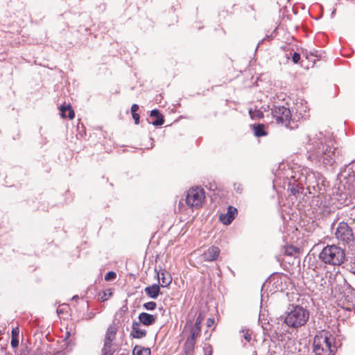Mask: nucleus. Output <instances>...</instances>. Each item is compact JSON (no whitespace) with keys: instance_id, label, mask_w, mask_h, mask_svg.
<instances>
[{"instance_id":"obj_20","label":"nucleus","mask_w":355,"mask_h":355,"mask_svg":"<svg viewBox=\"0 0 355 355\" xmlns=\"http://www.w3.org/2000/svg\"><path fill=\"white\" fill-rule=\"evenodd\" d=\"M60 115L63 118L68 117L70 119H72L75 116V113L71 107L68 105L65 106L64 105H61L60 107Z\"/></svg>"},{"instance_id":"obj_37","label":"nucleus","mask_w":355,"mask_h":355,"mask_svg":"<svg viewBox=\"0 0 355 355\" xmlns=\"http://www.w3.org/2000/svg\"><path fill=\"white\" fill-rule=\"evenodd\" d=\"M348 169H349V171L351 170L352 173V175L349 174V176L354 178V179L355 180V163L353 164L352 166H349Z\"/></svg>"},{"instance_id":"obj_1","label":"nucleus","mask_w":355,"mask_h":355,"mask_svg":"<svg viewBox=\"0 0 355 355\" xmlns=\"http://www.w3.org/2000/svg\"><path fill=\"white\" fill-rule=\"evenodd\" d=\"M306 158L318 166H333L341 155L334 134L318 131L307 135L303 141Z\"/></svg>"},{"instance_id":"obj_6","label":"nucleus","mask_w":355,"mask_h":355,"mask_svg":"<svg viewBox=\"0 0 355 355\" xmlns=\"http://www.w3.org/2000/svg\"><path fill=\"white\" fill-rule=\"evenodd\" d=\"M345 258L344 250L335 245H327L319 254V259L326 264L340 266Z\"/></svg>"},{"instance_id":"obj_8","label":"nucleus","mask_w":355,"mask_h":355,"mask_svg":"<svg viewBox=\"0 0 355 355\" xmlns=\"http://www.w3.org/2000/svg\"><path fill=\"white\" fill-rule=\"evenodd\" d=\"M205 200V192L203 188L196 187L187 191L186 196L187 205L194 209H199L202 207Z\"/></svg>"},{"instance_id":"obj_39","label":"nucleus","mask_w":355,"mask_h":355,"mask_svg":"<svg viewBox=\"0 0 355 355\" xmlns=\"http://www.w3.org/2000/svg\"><path fill=\"white\" fill-rule=\"evenodd\" d=\"M132 118L134 119V121H135V123L136 125L139 124V114H137V113H134V114H132Z\"/></svg>"},{"instance_id":"obj_14","label":"nucleus","mask_w":355,"mask_h":355,"mask_svg":"<svg viewBox=\"0 0 355 355\" xmlns=\"http://www.w3.org/2000/svg\"><path fill=\"white\" fill-rule=\"evenodd\" d=\"M237 214L236 208L229 206L227 207V211L226 214H220L219 216V219L223 225H230L233 220L235 218L236 215Z\"/></svg>"},{"instance_id":"obj_7","label":"nucleus","mask_w":355,"mask_h":355,"mask_svg":"<svg viewBox=\"0 0 355 355\" xmlns=\"http://www.w3.org/2000/svg\"><path fill=\"white\" fill-rule=\"evenodd\" d=\"M335 236L340 243L348 246L353 245L355 239L352 228L345 222L338 223Z\"/></svg>"},{"instance_id":"obj_44","label":"nucleus","mask_w":355,"mask_h":355,"mask_svg":"<svg viewBox=\"0 0 355 355\" xmlns=\"http://www.w3.org/2000/svg\"><path fill=\"white\" fill-rule=\"evenodd\" d=\"M78 295H74V296L72 297V299H73V300H76V299H78Z\"/></svg>"},{"instance_id":"obj_29","label":"nucleus","mask_w":355,"mask_h":355,"mask_svg":"<svg viewBox=\"0 0 355 355\" xmlns=\"http://www.w3.org/2000/svg\"><path fill=\"white\" fill-rule=\"evenodd\" d=\"M157 304L155 302H148L143 304V307L147 311H153L156 309Z\"/></svg>"},{"instance_id":"obj_28","label":"nucleus","mask_w":355,"mask_h":355,"mask_svg":"<svg viewBox=\"0 0 355 355\" xmlns=\"http://www.w3.org/2000/svg\"><path fill=\"white\" fill-rule=\"evenodd\" d=\"M112 295V292L110 289H107V291H103L99 293L98 296L101 300L104 302L108 300V298Z\"/></svg>"},{"instance_id":"obj_32","label":"nucleus","mask_w":355,"mask_h":355,"mask_svg":"<svg viewBox=\"0 0 355 355\" xmlns=\"http://www.w3.org/2000/svg\"><path fill=\"white\" fill-rule=\"evenodd\" d=\"M346 268L349 272L355 275V260L347 263Z\"/></svg>"},{"instance_id":"obj_9","label":"nucleus","mask_w":355,"mask_h":355,"mask_svg":"<svg viewBox=\"0 0 355 355\" xmlns=\"http://www.w3.org/2000/svg\"><path fill=\"white\" fill-rule=\"evenodd\" d=\"M116 332L117 327L115 324H112L108 327L105 336L102 355H113L114 349L112 347V341L116 338Z\"/></svg>"},{"instance_id":"obj_40","label":"nucleus","mask_w":355,"mask_h":355,"mask_svg":"<svg viewBox=\"0 0 355 355\" xmlns=\"http://www.w3.org/2000/svg\"><path fill=\"white\" fill-rule=\"evenodd\" d=\"M215 320L214 318H208L207 320V326L208 327H211L214 324Z\"/></svg>"},{"instance_id":"obj_2","label":"nucleus","mask_w":355,"mask_h":355,"mask_svg":"<svg viewBox=\"0 0 355 355\" xmlns=\"http://www.w3.org/2000/svg\"><path fill=\"white\" fill-rule=\"evenodd\" d=\"M314 172L309 168H302L292 171V174L288 179V190L293 196L298 197L301 194H306L305 191L309 193L321 194L322 188L319 185Z\"/></svg>"},{"instance_id":"obj_46","label":"nucleus","mask_w":355,"mask_h":355,"mask_svg":"<svg viewBox=\"0 0 355 355\" xmlns=\"http://www.w3.org/2000/svg\"><path fill=\"white\" fill-rule=\"evenodd\" d=\"M1 334V331L0 330V335Z\"/></svg>"},{"instance_id":"obj_34","label":"nucleus","mask_w":355,"mask_h":355,"mask_svg":"<svg viewBox=\"0 0 355 355\" xmlns=\"http://www.w3.org/2000/svg\"><path fill=\"white\" fill-rule=\"evenodd\" d=\"M234 189L236 193H241L243 191V186L241 183H234Z\"/></svg>"},{"instance_id":"obj_23","label":"nucleus","mask_w":355,"mask_h":355,"mask_svg":"<svg viewBox=\"0 0 355 355\" xmlns=\"http://www.w3.org/2000/svg\"><path fill=\"white\" fill-rule=\"evenodd\" d=\"M132 355H150V349L148 347L136 345L132 350Z\"/></svg>"},{"instance_id":"obj_4","label":"nucleus","mask_w":355,"mask_h":355,"mask_svg":"<svg viewBox=\"0 0 355 355\" xmlns=\"http://www.w3.org/2000/svg\"><path fill=\"white\" fill-rule=\"evenodd\" d=\"M309 318V311L299 305L288 308L284 317V323L289 327L297 329L306 324Z\"/></svg>"},{"instance_id":"obj_35","label":"nucleus","mask_w":355,"mask_h":355,"mask_svg":"<svg viewBox=\"0 0 355 355\" xmlns=\"http://www.w3.org/2000/svg\"><path fill=\"white\" fill-rule=\"evenodd\" d=\"M300 54L297 52H295L292 56V60L295 64H297L300 61Z\"/></svg>"},{"instance_id":"obj_11","label":"nucleus","mask_w":355,"mask_h":355,"mask_svg":"<svg viewBox=\"0 0 355 355\" xmlns=\"http://www.w3.org/2000/svg\"><path fill=\"white\" fill-rule=\"evenodd\" d=\"M345 284L347 286V288L343 292V295L340 298V301H343V304L345 306V309L347 310H350L351 309H354V293L352 291H355L354 288L351 287V286L346 283L345 281Z\"/></svg>"},{"instance_id":"obj_43","label":"nucleus","mask_w":355,"mask_h":355,"mask_svg":"<svg viewBox=\"0 0 355 355\" xmlns=\"http://www.w3.org/2000/svg\"><path fill=\"white\" fill-rule=\"evenodd\" d=\"M352 293H354V309H355V291H352Z\"/></svg>"},{"instance_id":"obj_15","label":"nucleus","mask_w":355,"mask_h":355,"mask_svg":"<svg viewBox=\"0 0 355 355\" xmlns=\"http://www.w3.org/2000/svg\"><path fill=\"white\" fill-rule=\"evenodd\" d=\"M138 323L142 324L145 326H150L155 323L157 320V315H152L146 312L141 313L138 316Z\"/></svg>"},{"instance_id":"obj_19","label":"nucleus","mask_w":355,"mask_h":355,"mask_svg":"<svg viewBox=\"0 0 355 355\" xmlns=\"http://www.w3.org/2000/svg\"><path fill=\"white\" fill-rule=\"evenodd\" d=\"M150 116L155 117V120L149 122L150 123L153 124L154 126H160L164 124V119L162 114L159 112V110L154 109L151 110L150 112Z\"/></svg>"},{"instance_id":"obj_38","label":"nucleus","mask_w":355,"mask_h":355,"mask_svg":"<svg viewBox=\"0 0 355 355\" xmlns=\"http://www.w3.org/2000/svg\"><path fill=\"white\" fill-rule=\"evenodd\" d=\"M12 338H18L19 336V328L15 327L12 329Z\"/></svg>"},{"instance_id":"obj_3","label":"nucleus","mask_w":355,"mask_h":355,"mask_svg":"<svg viewBox=\"0 0 355 355\" xmlns=\"http://www.w3.org/2000/svg\"><path fill=\"white\" fill-rule=\"evenodd\" d=\"M313 346L315 355H334L336 351L334 336L325 330L316 334Z\"/></svg>"},{"instance_id":"obj_47","label":"nucleus","mask_w":355,"mask_h":355,"mask_svg":"<svg viewBox=\"0 0 355 355\" xmlns=\"http://www.w3.org/2000/svg\"><path fill=\"white\" fill-rule=\"evenodd\" d=\"M120 355H126V354H120Z\"/></svg>"},{"instance_id":"obj_24","label":"nucleus","mask_w":355,"mask_h":355,"mask_svg":"<svg viewBox=\"0 0 355 355\" xmlns=\"http://www.w3.org/2000/svg\"><path fill=\"white\" fill-rule=\"evenodd\" d=\"M299 252V249L293 245H286L284 248V253L287 256H295Z\"/></svg>"},{"instance_id":"obj_36","label":"nucleus","mask_w":355,"mask_h":355,"mask_svg":"<svg viewBox=\"0 0 355 355\" xmlns=\"http://www.w3.org/2000/svg\"><path fill=\"white\" fill-rule=\"evenodd\" d=\"M10 345H11L12 347H13V348L17 347L19 345L18 338H12Z\"/></svg>"},{"instance_id":"obj_13","label":"nucleus","mask_w":355,"mask_h":355,"mask_svg":"<svg viewBox=\"0 0 355 355\" xmlns=\"http://www.w3.org/2000/svg\"><path fill=\"white\" fill-rule=\"evenodd\" d=\"M220 252L218 247L212 245L202 254V259L205 261H214L217 259Z\"/></svg>"},{"instance_id":"obj_41","label":"nucleus","mask_w":355,"mask_h":355,"mask_svg":"<svg viewBox=\"0 0 355 355\" xmlns=\"http://www.w3.org/2000/svg\"><path fill=\"white\" fill-rule=\"evenodd\" d=\"M139 110V105L137 104H133L131 106V113H137V110Z\"/></svg>"},{"instance_id":"obj_5","label":"nucleus","mask_w":355,"mask_h":355,"mask_svg":"<svg viewBox=\"0 0 355 355\" xmlns=\"http://www.w3.org/2000/svg\"><path fill=\"white\" fill-rule=\"evenodd\" d=\"M271 114L277 123L282 124L288 129L294 130L298 127L296 116H293L288 107L284 105H274L271 109Z\"/></svg>"},{"instance_id":"obj_21","label":"nucleus","mask_w":355,"mask_h":355,"mask_svg":"<svg viewBox=\"0 0 355 355\" xmlns=\"http://www.w3.org/2000/svg\"><path fill=\"white\" fill-rule=\"evenodd\" d=\"M252 128L254 136L257 137H261L268 135L265 129V125L262 123L254 124L252 125Z\"/></svg>"},{"instance_id":"obj_22","label":"nucleus","mask_w":355,"mask_h":355,"mask_svg":"<svg viewBox=\"0 0 355 355\" xmlns=\"http://www.w3.org/2000/svg\"><path fill=\"white\" fill-rule=\"evenodd\" d=\"M159 282H161V286L167 287L170 285L172 282V278L168 273H166L165 272H161V276L159 274L157 275Z\"/></svg>"},{"instance_id":"obj_16","label":"nucleus","mask_w":355,"mask_h":355,"mask_svg":"<svg viewBox=\"0 0 355 355\" xmlns=\"http://www.w3.org/2000/svg\"><path fill=\"white\" fill-rule=\"evenodd\" d=\"M197 336H195L193 334H190V335L187 338V340L183 346V350L184 355H192L194 347L196 345Z\"/></svg>"},{"instance_id":"obj_33","label":"nucleus","mask_w":355,"mask_h":355,"mask_svg":"<svg viewBox=\"0 0 355 355\" xmlns=\"http://www.w3.org/2000/svg\"><path fill=\"white\" fill-rule=\"evenodd\" d=\"M203 351H204V355H212V354H213V349L210 345H206L203 348Z\"/></svg>"},{"instance_id":"obj_45","label":"nucleus","mask_w":355,"mask_h":355,"mask_svg":"<svg viewBox=\"0 0 355 355\" xmlns=\"http://www.w3.org/2000/svg\"><path fill=\"white\" fill-rule=\"evenodd\" d=\"M57 312H58V313H62V310H61V309H58V310H57Z\"/></svg>"},{"instance_id":"obj_18","label":"nucleus","mask_w":355,"mask_h":355,"mask_svg":"<svg viewBox=\"0 0 355 355\" xmlns=\"http://www.w3.org/2000/svg\"><path fill=\"white\" fill-rule=\"evenodd\" d=\"M144 291L150 298L157 299L160 292V287L159 284H154L146 287Z\"/></svg>"},{"instance_id":"obj_10","label":"nucleus","mask_w":355,"mask_h":355,"mask_svg":"<svg viewBox=\"0 0 355 355\" xmlns=\"http://www.w3.org/2000/svg\"><path fill=\"white\" fill-rule=\"evenodd\" d=\"M309 111L307 102L302 98H297L292 107L293 116H296L297 123L300 119H308L309 116Z\"/></svg>"},{"instance_id":"obj_12","label":"nucleus","mask_w":355,"mask_h":355,"mask_svg":"<svg viewBox=\"0 0 355 355\" xmlns=\"http://www.w3.org/2000/svg\"><path fill=\"white\" fill-rule=\"evenodd\" d=\"M205 319V314L202 312H200L197 316L195 324L193 326L192 318L187 320L185 325V328L191 327L190 334H193L195 336H198L201 331V324Z\"/></svg>"},{"instance_id":"obj_42","label":"nucleus","mask_w":355,"mask_h":355,"mask_svg":"<svg viewBox=\"0 0 355 355\" xmlns=\"http://www.w3.org/2000/svg\"><path fill=\"white\" fill-rule=\"evenodd\" d=\"M95 315H96V313H94V312H92V311L89 312V313H87V317H86V318H85V319H86V320H90V319H92V318H94Z\"/></svg>"},{"instance_id":"obj_26","label":"nucleus","mask_w":355,"mask_h":355,"mask_svg":"<svg viewBox=\"0 0 355 355\" xmlns=\"http://www.w3.org/2000/svg\"><path fill=\"white\" fill-rule=\"evenodd\" d=\"M249 114L252 119H261L263 117V113L258 110H252V108L249 110Z\"/></svg>"},{"instance_id":"obj_31","label":"nucleus","mask_w":355,"mask_h":355,"mask_svg":"<svg viewBox=\"0 0 355 355\" xmlns=\"http://www.w3.org/2000/svg\"><path fill=\"white\" fill-rule=\"evenodd\" d=\"M116 277V274L115 272L109 271L105 276V281H112Z\"/></svg>"},{"instance_id":"obj_27","label":"nucleus","mask_w":355,"mask_h":355,"mask_svg":"<svg viewBox=\"0 0 355 355\" xmlns=\"http://www.w3.org/2000/svg\"><path fill=\"white\" fill-rule=\"evenodd\" d=\"M240 334L247 342L249 343L252 340V333L249 329H242L240 331Z\"/></svg>"},{"instance_id":"obj_30","label":"nucleus","mask_w":355,"mask_h":355,"mask_svg":"<svg viewBox=\"0 0 355 355\" xmlns=\"http://www.w3.org/2000/svg\"><path fill=\"white\" fill-rule=\"evenodd\" d=\"M19 355H34L33 352H31V349L27 346L25 345L21 347L20 349Z\"/></svg>"},{"instance_id":"obj_25","label":"nucleus","mask_w":355,"mask_h":355,"mask_svg":"<svg viewBox=\"0 0 355 355\" xmlns=\"http://www.w3.org/2000/svg\"><path fill=\"white\" fill-rule=\"evenodd\" d=\"M272 282L273 284V286H275V288L277 289V291H278V290L282 291L283 290V287L282 286V277H280L279 276H274L270 279V283H272Z\"/></svg>"},{"instance_id":"obj_17","label":"nucleus","mask_w":355,"mask_h":355,"mask_svg":"<svg viewBox=\"0 0 355 355\" xmlns=\"http://www.w3.org/2000/svg\"><path fill=\"white\" fill-rule=\"evenodd\" d=\"M141 324L137 321H133L132 325V331L130 332V337L132 338L140 339L146 336L147 331L145 329L139 328Z\"/></svg>"}]
</instances>
